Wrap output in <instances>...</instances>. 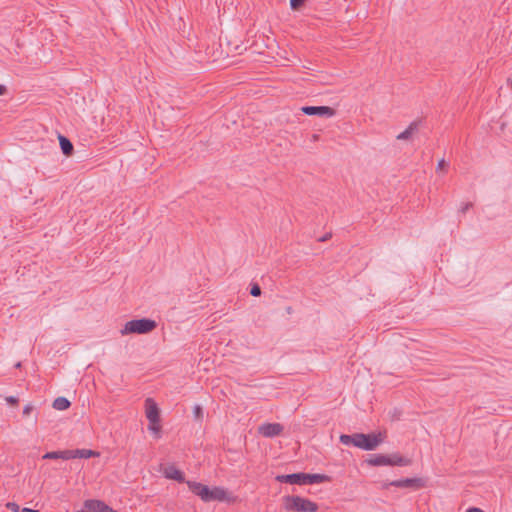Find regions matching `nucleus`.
I'll list each match as a JSON object with an SVG mask.
<instances>
[{
	"mask_svg": "<svg viewBox=\"0 0 512 512\" xmlns=\"http://www.w3.org/2000/svg\"><path fill=\"white\" fill-rule=\"evenodd\" d=\"M384 437L381 432L377 434L354 433L352 435L342 434L339 439L343 445H353L365 451H372L384 441Z\"/></svg>",
	"mask_w": 512,
	"mask_h": 512,
	"instance_id": "1",
	"label": "nucleus"
},
{
	"mask_svg": "<svg viewBox=\"0 0 512 512\" xmlns=\"http://www.w3.org/2000/svg\"><path fill=\"white\" fill-rule=\"evenodd\" d=\"M189 490L195 495L199 496L200 499L204 502L211 501H227L231 502L234 498L230 496L226 489L222 487H213L209 488L207 485H204L200 482L196 481H187L186 482Z\"/></svg>",
	"mask_w": 512,
	"mask_h": 512,
	"instance_id": "2",
	"label": "nucleus"
},
{
	"mask_svg": "<svg viewBox=\"0 0 512 512\" xmlns=\"http://www.w3.org/2000/svg\"><path fill=\"white\" fill-rule=\"evenodd\" d=\"M157 327L156 321L148 318L134 319L125 323L120 330L121 335L147 334Z\"/></svg>",
	"mask_w": 512,
	"mask_h": 512,
	"instance_id": "3",
	"label": "nucleus"
},
{
	"mask_svg": "<svg viewBox=\"0 0 512 512\" xmlns=\"http://www.w3.org/2000/svg\"><path fill=\"white\" fill-rule=\"evenodd\" d=\"M283 500L286 510H292L296 512H317L319 509L317 503L300 496H285Z\"/></svg>",
	"mask_w": 512,
	"mask_h": 512,
	"instance_id": "4",
	"label": "nucleus"
},
{
	"mask_svg": "<svg viewBox=\"0 0 512 512\" xmlns=\"http://www.w3.org/2000/svg\"><path fill=\"white\" fill-rule=\"evenodd\" d=\"M387 486H394L397 488H411L414 490H418L420 488H423L425 486V480L422 478H405V479H399V480H393L385 485Z\"/></svg>",
	"mask_w": 512,
	"mask_h": 512,
	"instance_id": "5",
	"label": "nucleus"
},
{
	"mask_svg": "<svg viewBox=\"0 0 512 512\" xmlns=\"http://www.w3.org/2000/svg\"><path fill=\"white\" fill-rule=\"evenodd\" d=\"M301 111L309 116H320L331 118L336 114V111L329 106H303Z\"/></svg>",
	"mask_w": 512,
	"mask_h": 512,
	"instance_id": "6",
	"label": "nucleus"
},
{
	"mask_svg": "<svg viewBox=\"0 0 512 512\" xmlns=\"http://www.w3.org/2000/svg\"><path fill=\"white\" fill-rule=\"evenodd\" d=\"M60 459L62 460H70V459H76V458H84L88 459L90 457L98 455L93 450L89 449H75V450H63L60 451Z\"/></svg>",
	"mask_w": 512,
	"mask_h": 512,
	"instance_id": "7",
	"label": "nucleus"
},
{
	"mask_svg": "<svg viewBox=\"0 0 512 512\" xmlns=\"http://www.w3.org/2000/svg\"><path fill=\"white\" fill-rule=\"evenodd\" d=\"M284 427L280 423H264L258 427V433L266 438H273L280 435Z\"/></svg>",
	"mask_w": 512,
	"mask_h": 512,
	"instance_id": "8",
	"label": "nucleus"
},
{
	"mask_svg": "<svg viewBox=\"0 0 512 512\" xmlns=\"http://www.w3.org/2000/svg\"><path fill=\"white\" fill-rule=\"evenodd\" d=\"M145 413L149 423L158 424L160 422V410L152 398L145 400Z\"/></svg>",
	"mask_w": 512,
	"mask_h": 512,
	"instance_id": "9",
	"label": "nucleus"
},
{
	"mask_svg": "<svg viewBox=\"0 0 512 512\" xmlns=\"http://www.w3.org/2000/svg\"><path fill=\"white\" fill-rule=\"evenodd\" d=\"M276 480L281 483L306 485L305 473H293L286 475H278Z\"/></svg>",
	"mask_w": 512,
	"mask_h": 512,
	"instance_id": "10",
	"label": "nucleus"
},
{
	"mask_svg": "<svg viewBox=\"0 0 512 512\" xmlns=\"http://www.w3.org/2000/svg\"><path fill=\"white\" fill-rule=\"evenodd\" d=\"M163 475L167 479H172V480H175V481L180 482V483L187 482L185 480L183 472L180 471L179 469H177L174 465H167L163 469Z\"/></svg>",
	"mask_w": 512,
	"mask_h": 512,
	"instance_id": "11",
	"label": "nucleus"
},
{
	"mask_svg": "<svg viewBox=\"0 0 512 512\" xmlns=\"http://www.w3.org/2000/svg\"><path fill=\"white\" fill-rule=\"evenodd\" d=\"M389 463V466H408L411 464V459L406 458L398 453H394L391 455H387Z\"/></svg>",
	"mask_w": 512,
	"mask_h": 512,
	"instance_id": "12",
	"label": "nucleus"
},
{
	"mask_svg": "<svg viewBox=\"0 0 512 512\" xmlns=\"http://www.w3.org/2000/svg\"><path fill=\"white\" fill-rule=\"evenodd\" d=\"M419 121H413L409 124V126L400 134L397 135V140H408L411 136L418 130Z\"/></svg>",
	"mask_w": 512,
	"mask_h": 512,
	"instance_id": "13",
	"label": "nucleus"
},
{
	"mask_svg": "<svg viewBox=\"0 0 512 512\" xmlns=\"http://www.w3.org/2000/svg\"><path fill=\"white\" fill-rule=\"evenodd\" d=\"M366 462L371 466H385L388 465L389 460L387 455L377 454L370 456Z\"/></svg>",
	"mask_w": 512,
	"mask_h": 512,
	"instance_id": "14",
	"label": "nucleus"
},
{
	"mask_svg": "<svg viewBox=\"0 0 512 512\" xmlns=\"http://www.w3.org/2000/svg\"><path fill=\"white\" fill-rule=\"evenodd\" d=\"M306 484H318L330 481V477L325 474H307L305 473Z\"/></svg>",
	"mask_w": 512,
	"mask_h": 512,
	"instance_id": "15",
	"label": "nucleus"
},
{
	"mask_svg": "<svg viewBox=\"0 0 512 512\" xmlns=\"http://www.w3.org/2000/svg\"><path fill=\"white\" fill-rule=\"evenodd\" d=\"M59 143L64 155L70 156L73 152V144L65 136L59 135Z\"/></svg>",
	"mask_w": 512,
	"mask_h": 512,
	"instance_id": "16",
	"label": "nucleus"
},
{
	"mask_svg": "<svg viewBox=\"0 0 512 512\" xmlns=\"http://www.w3.org/2000/svg\"><path fill=\"white\" fill-rule=\"evenodd\" d=\"M70 401L65 397H57L53 402V408L63 411L70 407Z\"/></svg>",
	"mask_w": 512,
	"mask_h": 512,
	"instance_id": "17",
	"label": "nucleus"
},
{
	"mask_svg": "<svg viewBox=\"0 0 512 512\" xmlns=\"http://www.w3.org/2000/svg\"><path fill=\"white\" fill-rule=\"evenodd\" d=\"M306 0H290V7L293 10H299Z\"/></svg>",
	"mask_w": 512,
	"mask_h": 512,
	"instance_id": "18",
	"label": "nucleus"
},
{
	"mask_svg": "<svg viewBox=\"0 0 512 512\" xmlns=\"http://www.w3.org/2000/svg\"><path fill=\"white\" fill-rule=\"evenodd\" d=\"M60 451H51L43 455V459H60Z\"/></svg>",
	"mask_w": 512,
	"mask_h": 512,
	"instance_id": "19",
	"label": "nucleus"
},
{
	"mask_svg": "<svg viewBox=\"0 0 512 512\" xmlns=\"http://www.w3.org/2000/svg\"><path fill=\"white\" fill-rule=\"evenodd\" d=\"M250 294L254 297H258L261 295V288L258 284H252L250 289Z\"/></svg>",
	"mask_w": 512,
	"mask_h": 512,
	"instance_id": "20",
	"label": "nucleus"
},
{
	"mask_svg": "<svg viewBox=\"0 0 512 512\" xmlns=\"http://www.w3.org/2000/svg\"><path fill=\"white\" fill-rule=\"evenodd\" d=\"M193 413H194V416L196 419H198V420L202 419L203 410H202L201 406H199V405L194 406Z\"/></svg>",
	"mask_w": 512,
	"mask_h": 512,
	"instance_id": "21",
	"label": "nucleus"
},
{
	"mask_svg": "<svg viewBox=\"0 0 512 512\" xmlns=\"http://www.w3.org/2000/svg\"><path fill=\"white\" fill-rule=\"evenodd\" d=\"M7 509L11 510L12 512H21L20 506L15 502H8L6 504Z\"/></svg>",
	"mask_w": 512,
	"mask_h": 512,
	"instance_id": "22",
	"label": "nucleus"
},
{
	"mask_svg": "<svg viewBox=\"0 0 512 512\" xmlns=\"http://www.w3.org/2000/svg\"><path fill=\"white\" fill-rule=\"evenodd\" d=\"M447 166H448L447 162L444 159H441L437 164L436 170H437V172L444 171V170H446Z\"/></svg>",
	"mask_w": 512,
	"mask_h": 512,
	"instance_id": "23",
	"label": "nucleus"
},
{
	"mask_svg": "<svg viewBox=\"0 0 512 512\" xmlns=\"http://www.w3.org/2000/svg\"><path fill=\"white\" fill-rule=\"evenodd\" d=\"M148 429L150 431H152L153 433L155 434H159L160 432V426H159V423L158 424H152V423H149V426H148Z\"/></svg>",
	"mask_w": 512,
	"mask_h": 512,
	"instance_id": "24",
	"label": "nucleus"
},
{
	"mask_svg": "<svg viewBox=\"0 0 512 512\" xmlns=\"http://www.w3.org/2000/svg\"><path fill=\"white\" fill-rule=\"evenodd\" d=\"M472 206H473V204L471 202L464 203L460 207L459 212L466 213Z\"/></svg>",
	"mask_w": 512,
	"mask_h": 512,
	"instance_id": "25",
	"label": "nucleus"
},
{
	"mask_svg": "<svg viewBox=\"0 0 512 512\" xmlns=\"http://www.w3.org/2000/svg\"><path fill=\"white\" fill-rule=\"evenodd\" d=\"M5 400H6V402H7V403H9V404H11V405H16V404H18V398H17V397H15V396H7V397L5 398Z\"/></svg>",
	"mask_w": 512,
	"mask_h": 512,
	"instance_id": "26",
	"label": "nucleus"
},
{
	"mask_svg": "<svg viewBox=\"0 0 512 512\" xmlns=\"http://www.w3.org/2000/svg\"><path fill=\"white\" fill-rule=\"evenodd\" d=\"M33 409L34 407L31 404H27L23 409V414L29 415Z\"/></svg>",
	"mask_w": 512,
	"mask_h": 512,
	"instance_id": "27",
	"label": "nucleus"
},
{
	"mask_svg": "<svg viewBox=\"0 0 512 512\" xmlns=\"http://www.w3.org/2000/svg\"><path fill=\"white\" fill-rule=\"evenodd\" d=\"M330 237H331V234H326V235H324L323 237H321V238L319 239V241H320V242H324V241L328 240Z\"/></svg>",
	"mask_w": 512,
	"mask_h": 512,
	"instance_id": "28",
	"label": "nucleus"
},
{
	"mask_svg": "<svg viewBox=\"0 0 512 512\" xmlns=\"http://www.w3.org/2000/svg\"><path fill=\"white\" fill-rule=\"evenodd\" d=\"M21 512H39V511H38V510L31 509V508H22V509H21Z\"/></svg>",
	"mask_w": 512,
	"mask_h": 512,
	"instance_id": "29",
	"label": "nucleus"
},
{
	"mask_svg": "<svg viewBox=\"0 0 512 512\" xmlns=\"http://www.w3.org/2000/svg\"><path fill=\"white\" fill-rule=\"evenodd\" d=\"M6 93V87L4 85H0V96Z\"/></svg>",
	"mask_w": 512,
	"mask_h": 512,
	"instance_id": "30",
	"label": "nucleus"
},
{
	"mask_svg": "<svg viewBox=\"0 0 512 512\" xmlns=\"http://www.w3.org/2000/svg\"><path fill=\"white\" fill-rule=\"evenodd\" d=\"M313 138H314V140H317V139H318V135H317V134H314V135H313Z\"/></svg>",
	"mask_w": 512,
	"mask_h": 512,
	"instance_id": "31",
	"label": "nucleus"
},
{
	"mask_svg": "<svg viewBox=\"0 0 512 512\" xmlns=\"http://www.w3.org/2000/svg\"><path fill=\"white\" fill-rule=\"evenodd\" d=\"M287 312H288V313H290V312H291V307H288Z\"/></svg>",
	"mask_w": 512,
	"mask_h": 512,
	"instance_id": "32",
	"label": "nucleus"
}]
</instances>
